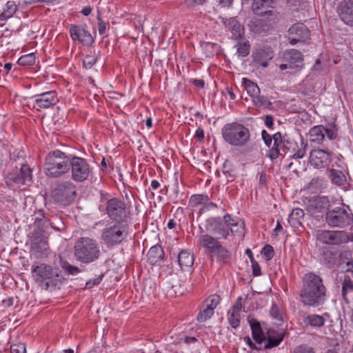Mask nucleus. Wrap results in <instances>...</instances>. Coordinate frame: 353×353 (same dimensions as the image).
<instances>
[{"label":"nucleus","instance_id":"obj_1","mask_svg":"<svg viewBox=\"0 0 353 353\" xmlns=\"http://www.w3.org/2000/svg\"><path fill=\"white\" fill-rule=\"evenodd\" d=\"M301 297L304 305L316 307L323 303L326 288L322 279L314 274H306L303 277Z\"/></svg>","mask_w":353,"mask_h":353},{"label":"nucleus","instance_id":"obj_2","mask_svg":"<svg viewBox=\"0 0 353 353\" xmlns=\"http://www.w3.org/2000/svg\"><path fill=\"white\" fill-rule=\"evenodd\" d=\"M70 164V158L63 152L57 150L47 155L45 173L48 177H59L69 171Z\"/></svg>","mask_w":353,"mask_h":353},{"label":"nucleus","instance_id":"obj_3","mask_svg":"<svg viewBox=\"0 0 353 353\" xmlns=\"http://www.w3.org/2000/svg\"><path fill=\"white\" fill-rule=\"evenodd\" d=\"M74 256L81 263H92L100 256L99 246L96 241L90 238H81L75 243Z\"/></svg>","mask_w":353,"mask_h":353},{"label":"nucleus","instance_id":"obj_4","mask_svg":"<svg viewBox=\"0 0 353 353\" xmlns=\"http://www.w3.org/2000/svg\"><path fill=\"white\" fill-rule=\"evenodd\" d=\"M223 137L226 142L234 146H243L250 139L249 130L241 124L233 123L225 125Z\"/></svg>","mask_w":353,"mask_h":353},{"label":"nucleus","instance_id":"obj_5","mask_svg":"<svg viewBox=\"0 0 353 353\" xmlns=\"http://www.w3.org/2000/svg\"><path fill=\"white\" fill-rule=\"evenodd\" d=\"M33 279L40 285L48 289L59 277L58 270L44 263H34L32 267Z\"/></svg>","mask_w":353,"mask_h":353},{"label":"nucleus","instance_id":"obj_6","mask_svg":"<svg viewBox=\"0 0 353 353\" xmlns=\"http://www.w3.org/2000/svg\"><path fill=\"white\" fill-rule=\"evenodd\" d=\"M46 221L39 220L34 223V230L32 235L31 252L37 258H41L48 250L47 236H45Z\"/></svg>","mask_w":353,"mask_h":353},{"label":"nucleus","instance_id":"obj_7","mask_svg":"<svg viewBox=\"0 0 353 353\" xmlns=\"http://www.w3.org/2000/svg\"><path fill=\"white\" fill-rule=\"evenodd\" d=\"M32 180V171L28 165H21L19 169L16 168L10 172L6 177L7 185L16 190L22 185L30 183Z\"/></svg>","mask_w":353,"mask_h":353},{"label":"nucleus","instance_id":"obj_8","mask_svg":"<svg viewBox=\"0 0 353 353\" xmlns=\"http://www.w3.org/2000/svg\"><path fill=\"white\" fill-rule=\"evenodd\" d=\"M350 214L344 207L330 210L325 214V221L332 228H344L350 225Z\"/></svg>","mask_w":353,"mask_h":353},{"label":"nucleus","instance_id":"obj_9","mask_svg":"<svg viewBox=\"0 0 353 353\" xmlns=\"http://www.w3.org/2000/svg\"><path fill=\"white\" fill-rule=\"evenodd\" d=\"M76 194L74 184L70 181L60 183L52 192L54 199L63 205L69 203Z\"/></svg>","mask_w":353,"mask_h":353},{"label":"nucleus","instance_id":"obj_10","mask_svg":"<svg viewBox=\"0 0 353 353\" xmlns=\"http://www.w3.org/2000/svg\"><path fill=\"white\" fill-rule=\"evenodd\" d=\"M316 238L322 243L329 245H338L349 241L347 233L343 230H320L316 233Z\"/></svg>","mask_w":353,"mask_h":353},{"label":"nucleus","instance_id":"obj_11","mask_svg":"<svg viewBox=\"0 0 353 353\" xmlns=\"http://www.w3.org/2000/svg\"><path fill=\"white\" fill-rule=\"evenodd\" d=\"M125 234V231L123 227L114 225L103 229L101 239L107 246H113L123 241Z\"/></svg>","mask_w":353,"mask_h":353},{"label":"nucleus","instance_id":"obj_12","mask_svg":"<svg viewBox=\"0 0 353 353\" xmlns=\"http://www.w3.org/2000/svg\"><path fill=\"white\" fill-rule=\"evenodd\" d=\"M72 178L78 182L86 180L90 174V168L85 159L80 157L70 159Z\"/></svg>","mask_w":353,"mask_h":353},{"label":"nucleus","instance_id":"obj_13","mask_svg":"<svg viewBox=\"0 0 353 353\" xmlns=\"http://www.w3.org/2000/svg\"><path fill=\"white\" fill-rule=\"evenodd\" d=\"M106 211L110 219L119 221L127 215L125 205L117 199L108 201Z\"/></svg>","mask_w":353,"mask_h":353},{"label":"nucleus","instance_id":"obj_14","mask_svg":"<svg viewBox=\"0 0 353 353\" xmlns=\"http://www.w3.org/2000/svg\"><path fill=\"white\" fill-rule=\"evenodd\" d=\"M33 107L38 110L41 109H46L54 105L57 102V94L54 91L46 92L34 97Z\"/></svg>","mask_w":353,"mask_h":353},{"label":"nucleus","instance_id":"obj_15","mask_svg":"<svg viewBox=\"0 0 353 353\" xmlns=\"http://www.w3.org/2000/svg\"><path fill=\"white\" fill-rule=\"evenodd\" d=\"M331 153L323 150H314L310 154V163L316 168L327 166L331 162Z\"/></svg>","mask_w":353,"mask_h":353},{"label":"nucleus","instance_id":"obj_16","mask_svg":"<svg viewBox=\"0 0 353 353\" xmlns=\"http://www.w3.org/2000/svg\"><path fill=\"white\" fill-rule=\"evenodd\" d=\"M288 34L290 43L295 44L308 39L310 31L303 23H296L290 28Z\"/></svg>","mask_w":353,"mask_h":353},{"label":"nucleus","instance_id":"obj_17","mask_svg":"<svg viewBox=\"0 0 353 353\" xmlns=\"http://www.w3.org/2000/svg\"><path fill=\"white\" fill-rule=\"evenodd\" d=\"M275 0H254L252 5L253 12L257 15H268L271 19L274 15L272 8L274 7Z\"/></svg>","mask_w":353,"mask_h":353},{"label":"nucleus","instance_id":"obj_18","mask_svg":"<svg viewBox=\"0 0 353 353\" xmlns=\"http://www.w3.org/2000/svg\"><path fill=\"white\" fill-rule=\"evenodd\" d=\"M207 230L219 235V238L226 239L229 234V229L225 221L220 218H211L208 220Z\"/></svg>","mask_w":353,"mask_h":353},{"label":"nucleus","instance_id":"obj_19","mask_svg":"<svg viewBox=\"0 0 353 353\" xmlns=\"http://www.w3.org/2000/svg\"><path fill=\"white\" fill-rule=\"evenodd\" d=\"M70 36L74 41H78L83 45H90L93 42L91 34L83 27L72 25L70 29Z\"/></svg>","mask_w":353,"mask_h":353},{"label":"nucleus","instance_id":"obj_20","mask_svg":"<svg viewBox=\"0 0 353 353\" xmlns=\"http://www.w3.org/2000/svg\"><path fill=\"white\" fill-rule=\"evenodd\" d=\"M341 19L347 25L353 26V0H343L338 6Z\"/></svg>","mask_w":353,"mask_h":353},{"label":"nucleus","instance_id":"obj_21","mask_svg":"<svg viewBox=\"0 0 353 353\" xmlns=\"http://www.w3.org/2000/svg\"><path fill=\"white\" fill-rule=\"evenodd\" d=\"M283 59L290 65H292V69H300L303 66V56L297 50L292 49L286 50L283 54Z\"/></svg>","mask_w":353,"mask_h":353},{"label":"nucleus","instance_id":"obj_22","mask_svg":"<svg viewBox=\"0 0 353 353\" xmlns=\"http://www.w3.org/2000/svg\"><path fill=\"white\" fill-rule=\"evenodd\" d=\"M273 57L274 53L270 48H260L253 53L254 62L263 68L268 65L269 61Z\"/></svg>","mask_w":353,"mask_h":353},{"label":"nucleus","instance_id":"obj_23","mask_svg":"<svg viewBox=\"0 0 353 353\" xmlns=\"http://www.w3.org/2000/svg\"><path fill=\"white\" fill-rule=\"evenodd\" d=\"M241 300V297H239L235 304L228 312V321L233 328H236L240 324L241 314L242 311Z\"/></svg>","mask_w":353,"mask_h":353},{"label":"nucleus","instance_id":"obj_24","mask_svg":"<svg viewBox=\"0 0 353 353\" xmlns=\"http://www.w3.org/2000/svg\"><path fill=\"white\" fill-rule=\"evenodd\" d=\"M221 21L226 28L232 32V37L235 39H239L242 37L244 34V28L236 19L222 18Z\"/></svg>","mask_w":353,"mask_h":353},{"label":"nucleus","instance_id":"obj_25","mask_svg":"<svg viewBox=\"0 0 353 353\" xmlns=\"http://www.w3.org/2000/svg\"><path fill=\"white\" fill-rule=\"evenodd\" d=\"M178 263L183 271H190L194 264L193 254L188 250H182L178 254Z\"/></svg>","mask_w":353,"mask_h":353},{"label":"nucleus","instance_id":"obj_26","mask_svg":"<svg viewBox=\"0 0 353 353\" xmlns=\"http://www.w3.org/2000/svg\"><path fill=\"white\" fill-rule=\"evenodd\" d=\"M309 209L312 211L315 210L316 212H321L324 209H327L330 205V201L325 196L313 197L310 201Z\"/></svg>","mask_w":353,"mask_h":353},{"label":"nucleus","instance_id":"obj_27","mask_svg":"<svg viewBox=\"0 0 353 353\" xmlns=\"http://www.w3.org/2000/svg\"><path fill=\"white\" fill-rule=\"evenodd\" d=\"M326 128L322 125H317L312 128L310 131V141L320 143L324 139L325 135Z\"/></svg>","mask_w":353,"mask_h":353},{"label":"nucleus","instance_id":"obj_28","mask_svg":"<svg viewBox=\"0 0 353 353\" xmlns=\"http://www.w3.org/2000/svg\"><path fill=\"white\" fill-rule=\"evenodd\" d=\"M304 216V212L301 208H294L289 215L288 222L294 228H298L301 225V220Z\"/></svg>","mask_w":353,"mask_h":353},{"label":"nucleus","instance_id":"obj_29","mask_svg":"<svg viewBox=\"0 0 353 353\" xmlns=\"http://www.w3.org/2000/svg\"><path fill=\"white\" fill-rule=\"evenodd\" d=\"M325 322L323 316L318 314H310L303 319V323L307 326L311 327H322Z\"/></svg>","mask_w":353,"mask_h":353},{"label":"nucleus","instance_id":"obj_30","mask_svg":"<svg viewBox=\"0 0 353 353\" xmlns=\"http://www.w3.org/2000/svg\"><path fill=\"white\" fill-rule=\"evenodd\" d=\"M283 334L282 332H275L274 330H270L268 333V344L266 347L270 348L277 346L283 340Z\"/></svg>","mask_w":353,"mask_h":353},{"label":"nucleus","instance_id":"obj_31","mask_svg":"<svg viewBox=\"0 0 353 353\" xmlns=\"http://www.w3.org/2000/svg\"><path fill=\"white\" fill-rule=\"evenodd\" d=\"M163 251L159 245L152 247L148 252V261L151 264H154L163 259Z\"/></svg>","mask_w":353,"mask_h":353},{"label":"nucleus","instance_id":"obj_32","mask_svg":"<svg viewBox=\"0 0 353 353\" xmlns=\"http://www.w3.org/2000/svg\"><path fill=\"white\" fill-rule=\"evenodd\" d=\"M199 241L202 246L209 249L210 252L219 243L214 238L208 234L200 235L199 236Z\"/></svg>","mask_w":353,"mask_h":353},{"label":"nucleus","instance_id":"obj_33","mask_svg":"<svg viewBox=\"0 0 353 353\" xmlns=\"http://www.w3.org/2000/svg\"><path fill=\"white\" fill-rule=\"evenodd\" d=\"M270 314L274 321V323L277 326H281L283 324V313L279 307L273 303L270 310Z\"/></svg>","mask_w":353,"mask_h":353},{"label":"nucleus","instance_id":"obj_34","mask_svg":"<svg viewBox=\"0 0 353 353\" xmlns=\"http://www.w3.org/2000/svg\"><path fill=\"white\" fill-rule=\"evenodd\" d=\"M243 82L245 85V88L247 90L248 94L251 97L252 100L260 94V89L256 83H254L245 78L243 79Z\"/></svg>","mask_w":353,"mask_h":353},{"label":"nucleus","instance_id":"obj_35","mask_svg":"<svg viewBox=\"0 0 353 353\" xmlns=\"http://www.w3.org/2000/svg\"><path fill=\"white\" fill-rule=\"evenodd\" d=\"M17 11V6L14 1H9L6 5L3 12L0 14V20L4 21L10 18Z\"/></svg>","mask_w":353,"mask_h":353},{"label":"nucleus","instance_id":"obj_36","mask_svg":"<svg viewBox=\"0 0 353 353\" xmlns=\"http://www.w3.org/2000/svg\"><path fill=\"white\" fill-rule=\"evenodd\" d=\"M252 336L254 339L258 343H261L265 340V334L261 330V325L259 323L254 322L250 324Z\"/></svg>","mask_w":353,"mask_h":353},{"label":"nucleus","instance_id":"obj_37","mask_svg":"<svg viewBox=\"0 0 353 353\" xmlns=\"http://www.w3.org/2000/svg\"><path fill=\"white\" fill-rule=\"evenodd\" d=\"M352 292H353V282L349 276H345L342 284V296L346 303H348L347 294Z\"/></svg>","mask_w":353,"mask_h":353},{"label":"nucleus","instance_id":"obj_38","mask_svg":"<svg viewBox=\"0 0 353 353\" xmlns=\"http://www.w3.org/2000/svg\"><path fill=\"white\" fill-rule=\"evenodd\" d=\"M330 177L332 181L338 185L343 184L345 181L344 174L341 171L338 170H330Z\"/></svg>","mask_w":353,"mask_h":353},{"label":"nucleus","instance_id":"obj_39","mask_svg":"<svg viewBox=\"0 0 353 353\" xmlns=\"http://www.w3.org/2000/svg\"><path fill=\"white\" fill-rule=\"evenodd\" d=\"M223 220L225 221V223L230 230L231 228L233 225H236L238 228H241L244 226V222L239 219L232 218L230 214H225L223 216Z\"/></svg>","mask_w":353,"mask_h":353},{"label":"nucleus","instance_id":"obj_40","mask_svg":"<svg viewBox=\"0 0 353 353\" xmlns=\"http://www.w3.org/2000/svg\"><path fill=\"white\" fill-rule=\"evenodd\" d=\"M252 101L258 106L263 107L265 108H270L272 105L271 102L269 101V99L264 96L261 95L259 94V95L256 96Z\"/></svg>","mask_w":353,"mask_h":353},{"label":"nucleus","instance_id":"obj_41","mask_svg":"<svg viewBox=\"0 0 353 353\" xmlns=\"http://www.w3.org/2000/svg\"><path fill=\"white\" fill-rule=\"evenodd\" d=\"M209 200L207 195L203 194H195L192 195L190 199V204L192 206H196L198 205L205 204Z\"/></svg>","mask_w":353,"mask_h":353},{"label":"nucleus","instance_id":"obj_42","mask_svg":"<svg viewBox=\"0 0 353 353\" xmlns=\"http://www.w3.org/2000/svg\"><path fill=\"white\" fill-rule=\"evenodd\" d=\"M35 62V56L34 53H30L23 56H21L19 60L18 63L21 65H31Z\"/></svg>","mask_w":353,"mask_h":353},{"label":"nucleus","instance_id":"obj_43","mask_svg":"<svg viewBox=\"0 0 353 353\" xmlns=\"http://www.w3.org/2000/svg\"><path fill=\"white\" fill-rule=\"evenodd\" d=\"M214 314V310L206 306L205 309L201 310L197 316V320L199 322H205L210 319Z\"/></svg>","mask_w":353,"mask_h":353},{"label":"nucleus","instance_id":"obj_44","mask_svg":"<svg viewBox=\"0 0 353 353\" xmlns=\"http://www.w3.org/2000/svg\"><path fill=\"white\" fill-rule=\"evenodd\" d=\"M211 252L216 255L219 259H226L228 256V251L220 243Z\"/></svg>","mask_w":353,"mask_h":353},{"label":"nucleus","instance_id":"obj_45","mask_svg":"<svg viewBox=\"0 0 353 353\" xmlns=\"http://www.w3.org/2000/svg\"><path fill=\"white\" fill-rule=\"evenodd\" d=\"M220 298L216 294L210 296L205 301L206 306L212 310H214L219 303Z\"/></svg>","mask_w":353,"mask_h":353},{"label":"nucleus","instance_id":"obj_46","mask_svg":"<svg viewBox=\"0 0 353 353\" xmlns=\"http://www.w3.org/2000/svg\"><path fill=\"white\" fill-rule=\"evenodd\" d=\"M282 145L283 144L276 145L275 143L274 142L272 145H271V147L270 148V149L269 150L268 157L271 159H275L278 158V157L279 156L280 148L282 147Z\"/></svg>","mask_w":353,"mask_h":353},{"label":"nucleus","instance_id":"obj_47","mask_svg":"<svg viewBox=\"0 0 353 353\" xmlns=\"http://www.w3.org/2000/svg\"><path fill=\"white\" fill-rule=\"evenodd\" d=\"M250 52V45L248 43L244 42L238 46L237 53L240 57H246Z\"/></svg>","mask_w":353,"mask_h":353},{"label":"nucleus","instance_id":"obj_48","mask_svg":"<svg viewBox=\"0 0 353 353\" xmlns=\"http://www.w3.org/2000/svg\"><path fill=\"white\" fill-rule=\"evenodd\" d=\"M11 353H26V346L25 343H19L10 346Z\"/></svg>","mask_w":353,"mask_h":353},{"label":"nucleus","instance_id":"obj_49","mask_svg":"<svg viewBox=\"0 0 353 353\" xmlns=\"http://www.w3.org/2000/svg\"><path fill=\"white\" fill-rule=\"evenodd\" d=\"M262 254L264 255L266 260L269 261L274 256V249L270 245L267 244L263 247Z\"/></svg>","mask_w":353,"mask_h":353},{"label":"nucleus","instance_id":"obj_50","mask_svg":"<svg viewBox=\"0 0 353 353\" xmlns=\"http://www.w3.org/2000/svg\"><path fill=\"white\" fill-rule=\"evenodd\" d=\"M62 268L65 272H67L70 274H77L81 272L77 267L73 266L69 264L68 263H63Z\"/></svg>","mask_w":353,"mask_h":353},{"label":"nucleus","instance_id":"obj_51","mask_svg":"<svg viewBox=\"0 0 353 353\" xmlns=\"http://www.w3.org/2000/svg\"><path fill=\"white\" fill-rule=\"evenodd\" d=\"M96 61H97V58L95 56L87 55L83 61V64L85 68H90L94 65Z\"/></svg>","mask_w":353,"mask_h":353},{"label":"nucleus","instance_id":"obj_52","mask_svg":"<svg viewBox=\"0 0 353 353\" xmlns=\"http://www.w3.org/2000/svg\"><path fill=\"white\" fill-rule=\"evenodd\" d=\"M103 276V275L101 274L99 276L88 281L85 284V287L87 288H92L95 285H98L100 283V281H101Z\"/></svg>","mask_w":353,"mask_h":353},{"label":"nucleus","instance_id":"obj_53","mask_svg":"<svg viewBox=\"0 0 353 353\" xmlns=\"http://www.w3.org/2000/svg\"><path fill=\"white\" fill-rule=\"evenodd\" d=\"M205 0H184L185 4L189 8H194L202 5Z\"/></svg>","mask_w":353,"mask_h":353},{"label":"nucleus","instance_id":"obj_54","mask_svg":"<svg viewBox=\"0 0 353 353\" xmlns=\"http://www.w3.org/2000/svg\"><path fill=\"white\" fill-rule=\"evenodd\" d=\"M262 138L265 143V145L268 147V148H270L271 147V145L272 143V137L265 130H263L262 131Z\"/></svg>","mask_w":353,"mask_h":353},{"label":"nucleus","instance_id":"obj_55","mask_svg":"<svg viewBox=\"0 0 353 353\" xmlns=\"http://www.w3.org/2000/svg\"><path fill=\"white\" fill-rule=\"evenodd\" d=\"M216 208V205L208 200V201L204 204L203 207L200 209V213H205L206 211L215 209Z\"/></svg>","mask_w":353,"mask_h":353},{"label":"nucleus","instance_id":"obj_56","mask_svg":"<svg viewBox=\"0 0 353 353\" xmlns=\"http://www.w3.org/2000/svg\"><path fill=\"white\" fill-rule=\"evenodd\" d=\"M98 19V30L101 35H103L105 33L106 30V23L103 21L99 17L97 18Z\"/></svg>","mask_w":353,"mask_h":353},{"label":"nucleus","instance_id":"obj_57","mask_svg":"<svg viewBox=\"0 0 353 353\" xmlns=\"http://www.w3.org/2000/svg\"><path fill=\"white\" fill-rule=\"evenodd\" d=\"M252 274L254 276H257L261 275V268L259 263L255 261L252 262Z\"/></svg>","mask_w":353,"mask_h":353},{"label":"nucleus","instance_id":"obj_58","mask_svg":"<svg viewBox=\"0 0 353 353\" xmlns=\"http://www.w3.org/2000/svg\"><path fill=\"white\" fill-rule=\"evenodd\" d=\"M294 353H314V352H313V350L311 347L301 345L295 350Z\"/></svg>","mask_w":353,"mask_h":353},{"label":"nucleus","instance_id":"obj_59","mask_svg":"<svg viewBox=\"0 0 353 353\" xmlns=\"http://www.w3.org/2000/svg\"><path fill=\"white\" fill-rule=\"evenodd\" d=\"M305 154V147L299 149L293 155V159H301Z\"/></svg>","mask_w":353,"mask_h":353},{"label":"nucleus","instance_id":"obj_60","mask_svg":"<svg viewBox=\"0 0 353 353\" xmlns=\"http://www.w3.org/2000/svg\"><path fill=\"white\" fill-rule=\"evenodd\" d=\"M272 139L276 145L283 144L282 136L280 132H277V133L274 134V136L272 137Z\"/></svg>","mask_w":353,"mask_h":353},{"label":"nucleus","instance_id":"obj_61","mask_svg":"<svg viewBox=\"0 0 353 353\" xmlns=\"http://www.w3.org/2000/svg\"><path fill=\"white\" fill-rule=\"evenodd\" d=\"M265 123L267 127L271 128L273 125V117L271 115H267L265 117Z\"/></svg>","mask_w":353,"mask_h":353},{"label":"nucleus","instance_id":"obj_62","mask_svg":"<svg viewBox=\"0 0 353 353\" xmlns=\"http://www.w3.org/2000/svg\"><path fill=\"white\" fill-rule=\"evenodd\" d=\"M325 134L330 139H334L336 137V133L334 130L326 129Z\"/></svg>","mask_w":353,"mask_h":353},{"label":"nucleus","instance_id":"obj_63","mask_svg":"<svg viewBox=\"0 0 353 353\" xmlns=\"http://www.w3.org/2000/svg\"><path fill=\"white\" fill-rule=\"evenodd\" d=\"M192 82L194 85H196L200 88H203L205 85L204 81L202 79H194V80H193Z\"/></svg>","mask_w":353,"mask_h":353},{"label":"nucleus","instance_id":"obj_64","mask_svg":"<svg viewBox=\"0 0 353 353\" xmlns=\"http://www.w3.org/2000/svg\"><path fill=\"white\" fill-rule=\"evenodd\" d=\"M195 136L199 139L202 140L204 138V132L203 130L201 128H199L196 131Z\"/></svg>","mask_w":353,"mask_h":353}]
</instances>
